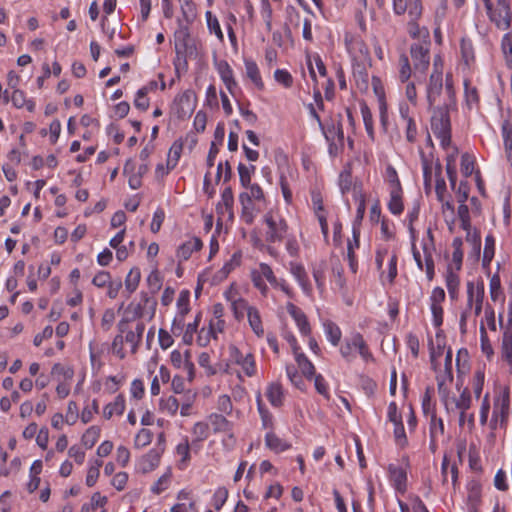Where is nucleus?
Wrapping results in <instances>:
<instances>
[{"mask_svg":"<svg viewBox=\"0 0 512 512\" xmlns=\"http://www.w3.org/2000/svg\"><path fill=\"white\" fill-rule=\"evenodd\" d=\"M393 12L397 16L407 17V32L413 39H420L429 35L425 27H421L419 21L423 16L421 0H392Z\"/></svg>","mask_w":512,"mask_h":512,"instance_id":"obj_1","label":"nucleus"},{"mask_svg":"<svg viewBox=\"0 0 512 512\" xmlns=\"http://www.w3.org/2000/svg\"><path fill=\"white\" fill-rule=\"evenodd\" d=\"M449 105L434 108L431 116V130L440 139L441 146L447 148L451 143V122Z\"/></svg>","mask_w":512,"mask_h":512,"instance_id":"obj_2","label":"nucleus"},{"mask_svg":"<svg viewBox=\"0 0 512 512\" xmlns=\"http://www.w3.org/2000/svg\"><path fill=\"white\" fill-rule=\"evenodd\" d=\"M489 20L500 30H507L511 26L512 12L510 6H493L492 0H482Z\"/></svg>","mask_w":512,"mask_h":512,"instance_id":"obj_3","label":"nucleus"},{"mask_svg":"<svg viewBox=\"0 0 512 512\" xmlns=\"http://www.w3.org/2000/svg\"><path fill=\"white\" fill-rule=\"evenodd\" d=\"M265 223L267 224L268 230L266 231L265 239L268 243L280 242L286 235L287 223L284 219H276L270 213H267L264 217Z\"/></svg>","mask_w":512,"mask_h":512,"instance_id":"obj_4","label":"nucleus"},{"mask_svg":"<svg viewBox=\"0 0 512 512\" xmlns=\"http://www.w3.org/2000/svg\"><path fill=\"white\" fill-rule=\"evenodd\" d=\"M510 407V395L508 388H505L502 393L495 399L493 407V415L491 419V426L495 428L497 423L503 425L508 417Z\"/></svg>","mask_w":512,"mask_h":512,"instance_id":"obj_5","label":"nucleus"},{"mask_svg":"<svg viewBox=\"0 0 512 512\" xmlns=\"http://www.w3.org/2000/svg\"><path fill=\"white\" fill-rule=\"evenodd\" d=\"M174 37L177 60H183L186 63V55L189 53L192 54L193 52V45L188 28L181 25L179 29L176 30Z\"/></svg>","mask_w":512,"mask_h":512,"instance_id":"obj_6","label":"nucleus"},{"mask_svg":"<svg viewBox=\"0 0 512 512\" xmlns=\"http://www.w3.org/2000/svg\"><path fill=\"white\" fill-rule=\"evenodd\" d=\"M229 353L231 360L240 365L248 377L255 375L256 367L253 354H244L238 347L234 345L229 347Z\"/></svg>","mask_w":512,"mask_h":512,"instance_id":"obj_7","label":"nucleus"},{"mask_svg":"<svg viewBox=\"0 0 512 512\" xmlns=\"http://www.w3.org/2000/svg\"><path fill=\"white\" fill-rule=\"evenodd\" d=\"M410 54L415 72L424 74L430 63L429 49L419 43H414L410 46Z\"/></svg>","mask_w":512,"mask_h":512,"instance_id":"obj_8","label":"nucleus"},{"mask_svg":"<svg viewBox=\"0 0 512 512\" xmlns=\"http://www.w3.org/2000/svg\"><path fill=\"white\" fill-rule=\"evenodd\" d=\"M320 129L322 130L326 141L329 142L330 153H332L333 148L336 146L335 139H337L340 145L343 146L344 132L340 121H338L336 124L332 122L327 126H324L322 123H320Z\"/></svg>","mask_w":512,"mask_h":512,"instance_id":"obj_9","label":"nucleus"},{"mask_svg":"<svg viewBox=\"0 0 512 512\" xmlns=\"http://www.w3.org/2000/svg\"><path fill=\"white\" fill-rule=\"evenodd\" d=\"M451 403L454 404L455 409L460 411L459 425L463 426L465 424L466 411L470 409L472 404V397L469 389L465 387L458 398H451L450 404Z\"/></svg>","mask_w":512,"mask_h":512,"instance_id":"obj_10","label":"nucleus"},{"mask_svg":"<svg viewBox=\"0 0 512 512\" xmlns=\"http://www.w3.org/2000/svg\"><path fill=\"white\" fill-rule=\"evenodd\" d=\"M442 88V72L435 69V71L430 75L429 84L427 87V100L430 106H432L436 102L437 98L441 94Z\"/></svg>","mask_w":512,"mask_h":512,"instance_id":"obj_11","label":"nucleus"},{"mask_svg":"<svg viewBox=\"0 0 512 512\" xmlns=\"http://www.w3.org/2000/svg\"><path fill=\"white\" fill-rule=\"evenodd\" d=\"M286 308L288 313L295 320L300 332L305 336L309 335L311 327L303 311L291 302L287 304Z\"/></svg>","mask_w":512,"mask_h":512,"instance_id":"obj_12","label":"nucleus"},{"mask_svg":"<svg viewBox=\"0 0 512 512\" xmlns=\"http://www.w3.org/2000/svg\"><path fill=\"white\" fill-rule=\"evenodd\" d=\"M481 503V485L477 481L468 484L467 507L468 512H478Z\"/></svg>","mask_w":512,"mask_h":512,"instance_id":"obj_13","label":"nucleus"},{"mask_svg":"<svg viewBox=\"0 0 512 512\" xmlns=\"http://www.w3.org/2000/svg\"><path fill=\"white\" fill-rule=\"evenodd\" d=\"M201 248L202 241L197 237H193L179 246L177 250V257L180 261H186L191 257L194 251H198Z\"/></svg>","mask_w":512,"mask_h":512,"instance_id":"obj_14","label":"nucleus"},{"mask_svg":"<svg viewBox=\"0 0 512 512\" xmlns=\"http://www.w3.org/2000/svg\"><path fill=\"white\" fill-rule=\"evenodd\" d=\"M389 476L391 481L394 483L395 488L399 492H404L406 490V480L407 474L406 471L399 466L390 464L388 467Z\"/></svg>","mask_w":512,"mask_h":512,"instance_id":"obj_15","label":"nucleus"},{"mask_svg":"<svg viewBox=\"0 0 512 512\" xmlns=\"http://www.w3.org/2000/svg\"><path fill=\"white\" fill-rule=\"evenodd\" d=\"M162 451L163 449L161 451L153 449L142 457L140 460V469L143 473L152 471L155 467L158 466Z\"/></svg>","mask_w":512,"mask_h":512,"instance_id":"obj_16","label":"nucleus"},{"mask_svg":"<svg viewBox=\"0 0 512 512\" xmlns=\"http://www.w3.org/2000/svg\"><path fill=\"white\" fill-rule=\"evenodd\" d=\"M144 330L145 324L143 322H138L136 324L135 330H130L126 332L124 340L131 345L132 353H136L138 346L141 342Z\"/></svg>","mask_w":512,"mask_h":512,"instance_id":"obj_17","label":"nucleus"},{"mask_svg":"<svg viewBox=\"0 0 512 512\" xmlns=\"http://www.w3.org/2000/svg\"><path fill=\"white\" fill-rule=\"evenodd\" d=\"M218 72L226 88L233 93V88L236 87V81L233 77V71L226 61H221L217 64Z\"/></svg>","mask_w":512,"mask_h":512,"instance_id":"obj_18","label":"nucleus"},{"mask_svg":"<svg viewBox=\"0 0 512 512\" xmlns=\"http://www.w3.org/2000/svg\"><path fill=\"white\" fill-rule=\"evenodd\" d=\"M502 136L504 140V149L506 152L507 161L512 166V124L509 120H504L502 123Z\"/></svg>","mask_w":512,"mask_h":512,"instance_id":"obj_19","label":"nucleus"},{"mask_svg":"<svg viewBox=\"0 0 512 512\" xmlns=\"http://www.w3.org/2000/svg\"><path fill=\"white\" fill-rule=\"evenodd\" d=\"M127 324H128V320H125V319L121 320L118 323V329L120 331V334L116 335L112 342V351L120 359H123L125 357V352L123 349L124 337L122 336V333L126 332Z\"/></svg>","mask_w":512,"mask_h":512,"instance_id":"obj_20","label":"nucleus"},{"mask_svg":"<svg viewBox=\"0 0 512 512\" xmlns=\"http://www.w3.org/2000/svg\"><path fill=\"white\" fill-rule=\"evenodd\" d=\"M209 422L215 433L224 432L228 433L232 430V423L227 420L223 415L213 413L209 416Z\"/></svg>","mask_w":512,"mask_h":512,"instance_id":"obj_21","label":"nucleus"},{"mask_svg":"<svg viewBox=\"0 0 512 512\" xmlns=\"http://www.w3.org/2000/svg\"><path fill=\"white\" fill-rule=\"evenodd\" d=\"M290 266V271L292 275L296 278L302 289L306 293H309L311 291V285L308 281V276L304 267L301 264L297 263H291Z\"/></svg>","mask_w":512,"mask_h":512,"instance_id":"obj_22","label":"nucleus"},{"mask_svg":"<svg viewBox=\"0 0 512 512\" xmlns=\"http://www.w3.org/2000/svg\"><path fill=\"white\" fill-rule=\"evenodd\" d=\"M125 409V398L123 395L116 396L114 402L107 404L103 410V416L110 419L114 414L121 415Z\"/></svg>","mask_w":512,"mask_h":512,"instance_id":"obj_23","label":"nucleus"},{"mask_svg":"<svg viewBox=\"0 0 512 512\" xmlns=\"http://www.w3.org/2000/svg\"><path fill=\"white\" fill-rule=\"evenodd\" d=\"M502 358L512 366V328L507 327L503 333L502 347H501Z\"/></svg>","mask_w":512,"mask_h":512,"instance_id":"obj_24","label":"nucleus"},{"mask_svg":"<svg viewBox=\"0 0 512 512\" xmlns=\"http://www.w3.org/2000/svg\"><path fill=\"white\" fill-rule=\"evenodd\" d=\"M244 63L247 77L256 85L257 88L263 89L264 83L260 76L257 64L249 59H245Z\"/></svg>","mask_w":512,"mask_h":512,"instance_id":"obj_25","label":"nucleus"},{"mask_svg":"<svg viewBox=\"0 0 512 512\" xmlns=\"http://www.w3.org/2000/svg\"><path fill=\"white\" fill-rule=\"evenodd\" d=\"M140 279L141 273L139 268H132L125 279V292L127 293V298L136 291L140 283Z\"/></svg>","mask_w":512,"mask_h":512,"instance_id":"obj_26","label":"nucleus"},{"mask_svg":"<svg viewBox=\"0 0 512 512\" xmlns=\"http://www.w3.org/2000/svg\"><path fill=\"white\" fill-rule=\"evenodd\" d=\"M11 101L16 108L25 107L29 112H33L35 104L32 100H27L23 91L19 89L13 90Z\"/></svg>","mask_w":512,"mask_h":512,"instance_id":"obj_27","label":"nucleus"},{"mask_svg":"<svg viewBox=\"0 0 512 512\" xmlns=\"http://www.w3.org/2000/svg\"><path fill=\"white\" fill-rule=\"evenodd\" d=\"M247 316H248V322H249L252 330L255 332V334L257 336H259V337L262 336L264 334V330H263L260 314H259V311L257 310V308H255L253 306L248 308Z\"/></svg>","mask_w":512,"mask_h":512,"instance_id":"obj_28","label":"nucleus"},{"mask_svg":"<svg viewBox=\"0 0 512 512\" xmlns=\"http://www.w3.org/2000/svg\"><path fill=\"white\" fill-rule=\"evenodd\" d=\"M266 446L279 453L282 451H285L290 448V445L286 443L284 440L280 439L277 435L274 433H267L265 437Z\"/></svg>","mask_w":512,"mask_h":512,"instance_id":"obj_29","label":"nucleus"},{"mask_svg":"<svg viewBox=\"0 0 512 512\" xmlns=\"http://www.w3.org/2000/svg\"><path fill=\"white\" fill-rule=\"evenodd\" d=\"M267 398L273 406H281L283 401L282 387L278 383H272L267 389Z\"/></svg>","mask_w":512,"mask_h":512,"instance_id":"obj_30","label":"nucleus"},{"mask_svg":"<svg viewBox=\"0 0 512 512\" xmlns=\"http://www.w3.org/2000/svg\"><path fill=\"white\" fill-rule=\"evenodd\" d=\"M239 200L242 205V217L247 224H251L254 220L253 204L249 200L248 193H241Z\"/></svg>","mask_w":512,"mask_h":512,"instance_id":"obj_31","label":"nucleus"},{"mask_svg":"<svg viewBox=\"0 0 512 512\" xmlns=\"http://www.w3.org/2000/svg\"><path fill=\"white\" fill-rule=\"evenodd\" d=\"M389 210L391 213L395 215H399L403 211V202H402V190H391L390 191V201L388 203Z\"/></svg>","mask_w":512,"mask_h":512,"instance_id":"obj_32","label":"nucleus"},{"mask_svg":"<svg viewBox=\"0 0 512 512\" xmlns=\"http://www.w3.org/2000/svg\"><path fill=\"white\" fill-rule=\"evenodd\" d=\"M295 360L301 369L303 375H305L307 378H311L315 374V367L314 365L308 360V358L303 353H296Z\"/></svg>","mask_w":512,"mask_h":512,"instance_id":"obj_33","label":"nucleus"},{"mask_svg":"<svg viewBox=\"0 0 512 512\" xmlns=\"http://www.w3.org/2000/svg\"><path fill=\"white\" fill-rule=\"evenodd\" d=\"M182 150H183V143L181 140H177L172 144V146L170 147V150L168 153V159H167L168 169H173L177 165V162L180 159Z\"/></svg>","mask_w":512,"mask_h":512,"instance_id":"obj_34","label":"nucleus"},{"mask_svg":"<svg viewBox=\"0 0 512 512\" xmlns=\"http://www.w3.org/2000/svg\"><path fill=\"white\" fill-rule=\"evenodd\" d=\"M100 428L98 426H91L88 428L82 436V444L87 448L91 449L100 437Z\"/></svg>","mask_w":512,"mask_h":512,"instance_id":"obj_35","label":"nucleus"},{"mask_svg":"<svg viewBox=\"0 0 512 512\" xmlns=\"http://www.w3.org/2000/svg\"><path fill=\"white\" fill-rule=\"evenodd\" d=\"M352 346L353 348L358 350L359 354L364 360H369L372 358V355L369 352L367 344L365 343L363 336L361 334L357 333L353 335Z\"/></svg>","mask_w":512,"mask_h":512,"instance_id":"obj_36","label":"nucleus"},{"mask_svg":"<svg viewBox=\"0 0 512 512\" xmlns=\"http://www.w3.org/2000/svg\"><path fill=\"white\" fill-rule=\"evenodd\" d=\"M325 333L327 335L328 340L332 343V345L337 346L341 339V330L340 328L333 322L327 321L324 323Z\"/></svg>","mask_w":512,"mask_h":512,"instance_id":"obj_37","label":"nucleus"},{"mask_svg":"<svg viewBox=\"0 0 512 512\" xmlns=\"http://www.w3.org/2000/svg\"><path fill=\"white\" fill-rule=\"evenodd\" d=\"M51 374L53 376L57 377V379L59 381H61V380L65 381V380H71L73 378L74 371L72 368H70L68 366L62 365L60 363H56L52 367Z\"/></svg>","mask_w":512,"mask_h":512,"instance_id":"obj_38","label":"nucleus"},{"mask_svg":"<svg viewBox=\"0 0 512 512\" xmlns=\"http://www.w3.org/2000/svg\"><path fill=\"white\" fill-rule=\"evenodd\" d=\"M353 177L350 169L343 170L339 175V187L344 195L353 189Z\"/></svg>","mask_w":512,"mask_h":512,"instance_id":"obj_39","label":"nucleus"},{"mask_svg":"<svg viewBox=\"0 0 512 512\" xmlns=\"http://www.w3.org/2000/svg\"><path fill=\"white\" fill-rule=\"evenodd\" d=\"M459 276L454 273L451 269H448L446 275V286L449 292V295L452 299L456 298L458 295V287H459Z\"/></svg>","mask_w":512,"mask_h":512,"instance_id":"obj_40","label":"nucleus"},{"mask_svg":"<svg viewBox=\"0 0 512 512\" xmlns=\"http://www.w3.org/2000/svg\"><path fill=\"white\" fill-rule=\"evenodd\" d=\"M361 114L363 118V122L365 125V129L367 134L371 139H374V130H373V117L370 108L366 103H361Z\"/></svg>","mask_w":512,"mask_h":512,"instance_id":"obj_41","label":"nucleus"},{"mask_svg":"<svg viewBox=\"0 0 512 512\" xmlns=\"http://www.w3.org/2000/svg\"><path fill=\"white\" fill-rule=\"evenodd\" d=\"M255 169L256 168L254 165H251L249 167L243 163H240L238 165V173H239V177H240V183L244 188H248V186L250 185L251 174L254 173Z\"/></svg>","mask_w":512,"mask_h":512,"instance_id":"obj_42","label":"nucleus"},{"mask_svg":"<svg viewBox=\"0 0 512 512\" xmlns=\"http://www.w3.org/2000/svg\"><path fill=\"white\" fill-rule=\"evenodd\" d=\"M189 299H190V293L188 290H183L180 292L179 297L177 299V307H178L177 316L185 317V315L190 311Z\"/></svg>","mask_w":512,"mask_h":512,"instance_id":"obj_43","label":"nucleus"},{"mask_svg":"<svg viewBox=\"0 0 512 512\" xmlns=\"http://www.w3.org/2000/svg\"><path fill=\"white\" fill-rule=\"evenodd\" d=\"M399 79L401 82H406L411 77V66L407 55L402 54L399 58Z\"/></svg>","mask_w":512,"mask_h":512,"instance_id":"obj_44","label":"nucleus"},{"mask_svg":"<svg viewBox=\"0 0 512 512\" xmlns=\"http://www.w3.org/2000/svg\"><path fill=\"white\" fill-rule=\"evenodd\" d=\"M447 378L442 376H437V384H438V393L440 395L441 401L443 402L446 410L449 412L450 407V398H449V390L445 386V381Z\"/></svg>","mask_w":512,"mask_h":512,"instance_id":"obj_45","label":"nucleus"},{"mask_svg":"<svg viewBox=\"0 0 512 512\" xmlns=\"http://www.w3.org/2000/svg\"><path fill=\"white\" fill-rule=\"evenodd\" d=\"M462 239L461 238H454L452 242V246L454 248L453 254H452V260L456 264V269L460 270L463 260V251H462Z\"/></svg>","mask_w":512,"mask_h":512,"instance_id":"obj_46","label":"nucleus"},{"mask_svg":"<svg viewBox=\"0 0 512 512\" xmlns=\"http://www.w3.org/2000/svg\"><path fill=\"white\" fill-rule=\"evenodd\" d=\"M445 191H446V183H445V180L441 176V164H437V166H436L435 192H436V195H437V199L440 202H443Z\"/></svg>","mask_w":512,"mask_h":512,"instance_id":"obj_47","label":"nucleus"},{"mask_svg":"<svg viewBox=\"0 0 512 512\" xmlns=\"http://www.w3.org/2000/svg\"><path fill=\"white\" fill-rule=\"evenodd\" d=\"M480 337H481V350L487 356V358L490 359L493 356L494 351H493V347L489 341L486 329L483 324H481V326H480Z\"/></svg>","mask_w":512,"mask_h":512,"instance_id":"obj_48","label":"nucleus"},{"mask_svg":"<svg viewBox=\"0 0 512 512\" xmlns=\"http://www.w3.org/2000/svg\"><path fill=\"white\" fill-rule=\"evenodd\" d=\"M179 408V401L174 396H169L166 399L160 400V409L167 411L168 413L175 415Z\"/></svg>","mask_w":512,"mask_h":512,"instance_id":"obj_49","label":"nucleus"},{"mask_svg":"<svg viewBox=\"0 0 512 512\" xmlns=\"http://www.w3.org/2000/svg\"><path fill=\"white\" fill-rule=\"evenodd\" d=\"M484 379H485V375L482 370L475 371L474 376H473L472 389H473L474 395L477 399H479L481 396V393L483 390V385H484Z\"/></svg>","mask_w":512,"mask_h":512,"instance_id":"obj_50","label":"nucleus"},{"mask_svg":"<svg viewBox=\"0 0 512 512\" xmlns=\"http://www.w3.org/2000/svg\"><path fill=\"white\" fill-rule=\"evenodd\" d=\"M386 180L391 186V190H402L400 180L395 168L388 165L386 168Z\"/></svg>","mask_w":512,"mask_h":512,"instance_id":"obj_51","label":"nucleus"},{"mask_svg":"<svg viewBox=\"0 0 512 512\" xmlns=\"http://www.w3.org/2000/svg\"><path fill=\"white\" fill-rule=\"evenodd\" d=\"M478 292V283L475 285L474 282L467 283V305L465 309H468L470 315L472 308L476 303V293Z\"/></svg>","mask_w":512,"mask_h":512,"instance_id":"obj_52","label":"nucleus"},{"mask_svg":"<svg viewBox=\"0 0 512 512\" xmlns=\"http://www.w3.org/2000/svg\"><path fill=\"white\" fill-rule=\"evenodd\" d=\"M228 498V490L225 487H219L213 496V506L214 508L219 511Z\"/></svg>","mask_w":512,"mask_h":512,"instance_id":"obj_53","label":"nucleus"},{"mask_svg":"<svg viewBox=\"0 0 512 512\" xmlns=\"http://www.w3.org/2000/svg\"><path fill=\"white\" fill-rule=\"evenodd\" d=\"M258 271L261 273V275L263 276V278H266V280L275 288L278 287V284H279V280H277V278L275 277L274 273H273V270L272 268L266 264V263H261L259 265V269Z\"/></svg>","mask_w":512,"mask_h":512,"instance_id":"obj_54","label":"nucleus"},{"mask_svg":"<svg viewBox=\"0 0 512 512\" xmlns=\"http://www.w3.org/2000/svg\"><path fill=\"white\" fill-rule=\"evenodd\" d=\"M234 203V196L231 187H227L224 189L221 195V203L218 204L217 210L219 211L222 206L225 207L226 210H231Z\"/></svg>","mask_w":512,"mask_h":512,"instance_id":"obj_55","label":"nucleus"},{"mask_svg":"<svg viewBox=\"0 0 512 512\" xmlns=\"http://www.w3.org/2000/svg\"><path fill=\"white\" fill-rule=\"evenodd\" d=\"M474 170V158L468 154L464 153L461 157V171L465 177H469Z\"/></svg>","mask_w":512,"mask_h":512,"instance_id":"obj_56","label":"nucleus"},{"mask_svg":"<svg viewBox=\"0 0 512 512\" xmlns=\"http://www.w3.org/2000/svg\"><path fill=\"white\" fill-rule=\"evenodd\" d=\"M489 286H490V297H491V299L494 302L498 301L500 296L502 295L500 277L498 275H494L490 279Z\"/></svg>","mask_w":512,"mask_h":512,"instance_id":"obj_57","label":"nucleus"},{"mask_svg":"<svg viewBox=\"0 0 512 512\" xmlns=\"http://www.w3.org/2000/svg\"><path fill=\"white\" fill-rule=\"evenodd\" d=\"M274 78L286 88L291 87L293 84L292 75L287 70L277 69L274 73Z\"/></svg>","mask_w":512,"mask_h":512,"instance_id":"obj_58","label":"nucleus"},{"mask_svg":"<svg viewBox=\"0 0 512 512\" xmlns=\"http://www.w3.org/2000/svg\"><path fill=\"white\" fill-rule=\"evenodd\" d=\"M465 98L466 104L470 109L474 104L479 102L477 89L475 87H470L467 81H465Z\"/></svg>","mask_w":512,"mask_h":512,"instance_id":"obj_59","label":"nucleus"},{"mask_svg":"<svg viewBox=\"0 0 512 512\" xmlns=\"http://www.w3.org/2000/svg\"><path fill=\"white\" fill-rule=\"evenodd\" d=\"M251 280L253 285L261 292L263 296L267 295L268 287L263 280V276L258 270H254L251 273Z\"/></svg>","mask_w":512,"mask_h":512,"instance_id":"obj_60","label":"nucleus"},{"mask_svg":"<svg viewBox=\"0 0 512 512\" xmlns=\"http://www.w3.org/2000/svg\"><path fill=\"white\" fill-rule=\"evenodd\" d=\"M443 435L444 433V424L442 419L437 418L435 413L431 415V423H430V434L431 438H436L437 434Z\"/></svg>","mask_w":512,"mask_h":512,"instance_id":"obj_61","label":"nucleus"},{"mask_svg":"<svg viewBox=\"0 0 512 512\" xmlns=\"http://www.w3.org/2000/svg\"><path fill=\"white\" fill-rule=\"evenodd\" d=\"M152 441V433L148 429H141L135 437V446L144 447Z\"/></svg>","mask_w":512,"mask_h":512,"instance_id":"obj_62","label":"nucleus"},{"mask_svg":"<svg viewBox=\"0 0 512 512\" xmlns=\"http://www.w3.org/2000/svg\"><path fill=\"white\" fill-rule=\"evenodd\" d=\"M287 376L291 383L299 389H303L304 381L302 376L297 372L294 366L286 367Z\"/></svg>","mask_w":512,"mask_h":512,"instance_id":"obj_63","label":"nucleus"},{"mask_svg":"<svg viewBox=\"0 0 512 512\" xmlns=\"http://www.w3.org/2000/svg\"><path fill=\"white\" fill-rule=\"evenodd\" d=\"M209 425L204 422H197L193 427V435L197 441H203L208 437Z\"/></svg>","mask_w":512,"mask_h":512,"instance_id":"obj_64","label":"nucleus"}]
</instances>
